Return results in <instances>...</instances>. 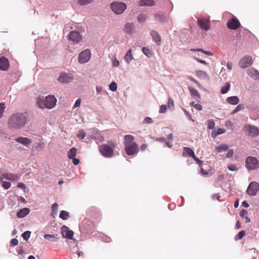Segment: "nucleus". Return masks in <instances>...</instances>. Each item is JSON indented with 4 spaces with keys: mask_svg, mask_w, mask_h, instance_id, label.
<instances>
[{
    "mask_svg": "<svg viewBox=\"0 0 259 259\" xmlns=\"http://www.w3.org/2000/svg\"><path fill=\"white\" fill-rule=\"evenodd\" d=\"M27 122L25 114L17 112L11 115L8 120V126L10 129L18 130L23 128Z\"/></svg>",
    "mask_w": 259,
    "mask_h": 259,
    "instance_id": "1",
    "label": "nucleus"
},
{
    "mask_svg": "<svg viewBox=\"0 0 259 259\" xmlns=\"http://www.w3.org/2000/svg\"><path fill=\"white\" fill-rule=\"evenodd\" d=\"M57 99L53 95H49L45 98L39 96L37 99V105L41 109H52L56 105Z\"/></svg>",
    "mask_w": 259,
    "mask_h": 259,
    "instance_id": "2",
    "label": "nucleus"
},
{
    "mask_svg": "<svg viewBox=\"0 0 259 259\" xmlns=\"http://www.w3.org/2000/svg\"><path fill=\"white\" fill-rule=\"evenodd\" d=\"M114 144H112L111 146L107 144H102L99 146V150L101 154L105 157L110 158L114 155L113 147Z\"/></svg>",
    "mask_w": 259,
    "mask_h": 259,
    "instance_id": "3",
    "label": "nucleus"
},
{
    "mask_svg": "<svg viewBox=\"0 0 259 259\" xmlns=\"http://www.w3.org/2000/svg\"><path fill=\"white\" fill-rule=\"evenodd\" d=\"M246 166L248 170L257 169L259 166L257 159L253 156H248L245 160Z\"/></svg>",
    "mask_w": 259,
    "mask_h": 259,
    "instance_id": "4",
    "label": "nucleus"
},
{
    "mask_svg": "<svg viewBox=\"0 0 259 259\" xmlns=\"http://www.w3.org/2000/svg\"><path fill=\"white\" fill-rule=\"evenodd\" d=\"M126 8V5L123 3L114 2L111 4L112 10L116 14L122 13Z\"/></svg>",
    "mask_w": 259,
    "mask_h": 259,
    "instance_id": "5",
    "label": "nucleus"
},
{
    "mask_svg": "<svg viewBox=\"0 0 259 259\" xmlns=\"http://www.w3.org/2000/svg\"><path fill=\"white\" fill-rule=\"evenodd\" d=\"M91 53L89 49H85L80 53L78 56V61L80 64L88 62L91 59Z\"/></svg>",
    "mask_w": 259,
    "mask_h": 259,
    "instance_id": "6",
    "label": "nucleus"
},
{
    "mask_svg": "<svg viewBox=\"0 0 259 259\" xmlns=\"http://www.w3.org/2000/svg\"><path fill=\"white\" fill-rule=\"evenodd\" d=\"M259 190V184L256 182H251L248 186L246 193L249 196H255Z\"/></svg>",
    "mask_w": 259,
    "mask_h": 259,
    "instance_id": "7",
    "label": "nucleus"
},
{
    "mask_svg": "<svg viewBox=\"0 0 259 259\" xmlns=\"http://www.w3.org/2000/svg\"><path fill=\"white\" fill-rule=\"evenodd\" d=\"M125 150L128 155H135L139 151L138 146L136 143H132L131 145L125 146Z\"/></svg>",
    "mask_w": 259,
    "mask_h": 259,
    "instance_id": "8",
    "label": "nucleus"
},
{
    "mask_svg": "<svg viewBox=\"0 0 259 259\" xmlns=\"http://www.w3.org/2000/svg\"><path fill=\"white\" fill-rule=\"evenodd\" d=\"M68 39L77 44L82 40V36L78 31H71L68 35Z\"/></svg>",
    "mask_w": 259,
    "mask_h": 259,
    "instance_id": "9",
    "label": "nucleus"
},
{
    "mask_svg": "<svg viewBox=\"0 0 259 259\" xmlns=\"http://www.w3.org/2000/svg\"><path fill=\"white\" fill-rule=\"evenodd\" d=\"M198 25L202 30L206 31L210 27V22L207 19L204 18H197Z\"/></svg>",
    "mask_w": 259,
    "mask_h": 259,
    "instance_id": "10",
    "label": "nucleus"
},
{
    "mask_svg": "<svg viewBox=\"0 0 259 259\" xmlns=\"http://www.w3.org/2000/svg\"><path fill=\"white\" fill-rule=\"evenodd\" d=\"M244 130L248 132L249 135L252 137H257L259 134L258 128L253 125L247 124L244 127Z\"/></svg>",
    "mask_w": 259,
    "mask_h": 259,
    "instance_id": "11",
    "label": "nucleus"
},
{
    "mask_svg": "<svg viewBox=\"0 0 259 259\" xmlns=\"http://www.w3.org/2000/svg\"><path fill=\"white\" fill-rule=\"evenodd\" d=\"M73 79V76L71 74L62 73L58 77V81L61 83H68Z\"/></svg>",
    "mask_w": 259,
    "mask_h": 259,
    "instance_id": "12",
    "label": "nucleus"
},
{
    "mask_svg": "<svg viewBox=\"0 0 259 259\" xmlns=\"http://www.w3.org/2000/svg\"><path fill=\"white\" fill-rule=\"evenodd\" d=\"M252 58L250 56H245L241 59L239 62V66L242 68H245L252 64Z\"/></svg>",
    "mask_w": 259,
    "mask_h": 259,
    "instance_id": "13",
    "label": "nucleus"
},
{
    "mask_svg": "<svg viewBox=\"0 0 259 259\" xmlns=\"http://www.w3.org/2000/svg\"><path fill=\"white\" fill-rule=\"evenodd\" d=\"M93 135H92V138L94 139L97 143H101L103 141L104 138L101 135L100 132L97 128H92V130Z\"/></svg>",
    "mask_w": 259,
    "mask_h": 259,
    "instance_id": "14",
    "label": "nucleus"
},
{
    "mask_svg": "<svg viewBox=\"0 0 259 259\" xmlns=\"http://www.w3.org/2000/svg\"><path fill=\"white\" fill-rule=\"evenodd\" d=\"M240 25L238 20L235 17H233L231 20L227 22V26L231 29H237Z\"/></svg>",
    "mask_w": 259,
    "mask_h": 259,
    "instance_id": "15",
    "label": "nucleus"
},
{
    "mask_svg": "<svg viewBox=\"0 0 259 259\" xmlns=\"http://www.w3.org/2000/svg\"><path fill=\"white\" fill-rule=\"evenodd\" d=\"M9 68V63L8 60L5 57L0 58V69L4 71H7Z\"/></svg>",
    "mask_w": 259,
    "mask_h": 259,
    "instance_id": "16",
    "label": "nucleus"
},
{
    "mask_svg": "<svg viewBox=\"0 0 259 259\" xmlns=\"http://www.w3.org/2000/svg\"><path fill=\"white\" fill-rule=\"evenodd\" d=\"M150 34L153 41H154L157 46H160L161 45V37L159 33L155 30H152L150 32Z\"/></svg>",
    "mask_w": 259,
    "mask_h": 259,
    "instance_id": "17",
    "label": "nucleus"
},
{
    "mask_svg": "<svg viewBox=\"0 0 259 259\" xmlns=\"http://www.w3.org/2000/svg\"><path fill=\"white\" fill-rule=\"evenodd\" d=\"M124 31L125 33L131 34L135 32L134 24L127 23L124 26Z\"/></svg>",
    "mask_w": 259,
    "mask_h": 259,
    "instance_id": "18",
    "label": "nucleus"
},
{
    "mask_svg": "<svg viewBox=\"0 0 259 259\" xmlns=\"http://www.w3.org/2000/svg\"><path fill=\"white\" fill-rule=\"evenodd\" d=\"M65 233V236L66 238L69 239H72L74 235V232L72 230H69L68 228L66 226L62 227V233L64 235V233Z\"/></svg>",
    "mask_w": 259,
    "mask_h": 259,
    "instance_id": "19",
    "label": "nucleus"
},
{
    "mask_svg": "<svg viewBox=\"0 0 259 259\" xmlns=\"http://www.w3.org/2000/svg\"><path fill=\"white\" fill-rule=\"evenodd\" d=\"M247 74L253 79L256 80L259 79V73L254 68H251L248 69Z\"/></svg>",
    "mask_w": 259,
    "mask_h": 259,
    "instance_id": "20",
    "label": "nucleus"
},
{
    "mask_svg": "<svg viewBox=\"0 0 259 259\" xmlns=\"http://www.w3.org/2000/svg\"><path fill=\"white\" fill-rule=\"evenodd\" d=\"M15 141L19 142L26 146H28L31 143V141L30 139L25 137H18L15 139Z\"/></svg>",
    "mask_w": 259,
    "mask_h": 259,
    "instance_id": "21",
    "label": "nucleus"
},
{
    "mask_svg": "<svg viewBox=\"0 0 259 259\" xmlns=\"http://www.w3.org/2000/svg\"><path fill=\"white\" fill-rule=\"evenodd\" d=\"M30 209L28 208H24L21 209L17 213V217L18 218H22L26 216L30 212Z\"/></svg>",
    "mask_w": 259,
    "mask_h": 259,
    "instance_id": "22",
    "label": "nucleus"
},
{
    "mask_svg": "<svg viewBox=\"0 0 259 259\" xmlns=\"http://www.w3.org/2000/svg\"><path fill=\"white\" fill-rule=\"evenodd\" d=\"M183 156L184 157L188 156L193 158L195 156L194 152L191 148L185 147L183 148Z\"/></svg>",
    "mask_w": 259,
    "mask_h": 259,
    "instance_id": "23",
    "label": "nucleus"
},
{
    "mask_svg": "<svg viewBox=\"0 0 259 259\" xmlns=\"http://www.w3.org/2000/svg\"><path fill=\"white\" fill-rule=\"evenodd\" d=\"M134 137L133 136L131 135H126L124 136V146H127L132 144V143H135V142L134 141Z\"/></svg>",
    "mask_w": 259,
    "mask_h": 259,
    "instance_id": "24",
    "label": "nucleus"
},
{
    "mask_svg": "<svg viewBox=\"0 0 259 259\" xmlns=\"http://www.w3.org/2000/svg\"><path fill=\"white\" fill-rule=\"evenodd\" d=\"M3 177L6 180L11 181H16L18 180V176L16 174L6 173L3 174Z\"/></svg>",
    "mask_w": 259,
    "mask_h": 259,
    "instance_id": "25",
    "label": "nucleus"
},
{
    "mask_svg": "<svg viewBox=\"0 0 259 259\" xmlns=\"http://www.w3.org/2000/svg\"><path fill=\"white\" fill-rule=\"evenodd\" d=\"M188 90L190 91L192 96L195 99L198 100L200 99V95L198 92L194 88L189 87Z\"/></svg>",
    "mask_w": 259,
    "mask_h": 259,
    "instance_id": "26",
    "label": "nucleus"
},
{
    "mask_svg": "<svg viewBox=\"0 0 259 259\" xmlns=\"http://www.w3.org/2000/svg\"><path fill=\"white\" fill-rule=\"evenodd\" d=\"M226 101L231 105H237L239 102V99L237 96H231L228 97L226 99Z\"/></svg>",
    "mask_w": 259,
    "mask_h": 259,
    "instance_id": "27",
    "label": "nucleus"
},
{
    "mask_svg": "<svg viewBox=\"0 0 259 259\" xmlns=\"http://www.w3.org/2000/svg\"><path fill=\"white\" fill-rule=\"evenodd\" d=\"M132 50L130 49L126 53L124 57V61L128 64H129L133 59L134 57L132 55Z\"/></svg>",
    "mask_w": 259,
    "mask_h": 259,
    "instance_id": "28",
    "label": "nucleus"
},
{
    "mask_svg": "<svg viewBox=\"0 0 259 259\" xmlns=\"http://www.w3.org/2000/svg\"><path fill=\"white\" fill-rule=\"evenodd\" d=\"M139 5L140 6H152L155 5V2L153 0H141Z\"/></svg>",
    "mask_w": 259,
    "mask_h": 259,
    "instance_id": "29",
    "label": "nucleus"
},
{
    "mask_svg": "<svg viewBox=\"0 0 259 259\" xmlns=\"http://www.w3.org/2000/svg\"><path fill=\"white\" fill-rule=\"evenodd\" d=\"M77 149L75 147L71 148L68 152L67 156L70 159L75 157L76 154Z\"/></svg>",
    "mask_w": 259,
    "mask_h": 259,
    "instance_id": "30",
    "label": "nucleus"
},
{
    "mask_svg": "<svg viewBox=\"0 0 259 259\" xmlns=\"http://www.w3.org/2000/svg\"><path fill=\"white\" fill-rule=\"evenodd\" d=\"M44 238L51 242H56L58 239L57 237V235H50V234H45L44 235Z\"/></svg>",
    "mask_w": 259,
    "mask_h": 259,
    "instance_id": "31",
    "label": "nucleus"
},
{
    "mask_svg": "<svg viewBox=\"0 0 259 259\" xmlns=\"http://www.w3.org/2000/svg\"><path fill=\"white\" fill-rule=\"evenodd\" d=\"M154 17L155 19L159 21L164 22L166 20V17L163 13H157Z\"/></svg>",
    "mask_w": 259,
    "mask_h": 259,
    "instance_id": "32",
    "label": "nucleus"
},
{
    "mask_svg": "<svg viewBox=\"0 0 259 259\" xmlns=\"http://www.w3.org/2000/svg\"><path fill=\"white\" fill-rule=\"evenodd\" d=\"M58 204L56 203H54L52 206L51 215L53 218H55L57 215Z\"/></svg>",
    "mask_w": 259,
    "mask_h": 259,
    "instance_id": "33",
    "label": "nucleus"
},
{
    "mask_svg": "<svg viewBox=\"0 0 259 259\" xmlns=\"http://www.w3.org/2000/svg\"><path fill=\"white\" fill-rule=\"evenodd\" d=\"M59 217L63 220H66L69 218V213L65 210H62L60 213Z\"/></svg>",
    "mask_w": 259,
    "mask_h": 259,
    "instance_id": "34",
    "label": "nucleus"
},
{
    "mask_svg": "<svg viewBox=\"0 0 259 259\" xmlns=\"http://www.w3.org/2000/svg\"><path fill=\"white\" fill-rule=\"evenodd\" d=\"M228 146L224 144L216 147L215 150L218 152L221 153L223 151H227L228 149Z\"/></svg>",
    "mask_w": 259,
    "mask_h": 259,
    "instance_id": "35",
    "label": "nucleus"
},
{
    "mask_svg": "<svg viewBox=\"0 0 259 259\" xmlns=\"http://www.w3.org/2000/svg\"><path fill=\"white\" fill-rule=\"evenodd\" d=\"M142 52L148 58L151 57L152 55V51L149 48L147 47H143L142 48Z\"/></svg>",
    "mask_w": 259,
    "mask_h": 259,
    "instance_id": "36",
    "label": "nucleus"
},
{
    "mask_svg": "<svg viewBox=\"0 0 259 259\" xmlns=\"http://www.w3.org/2000/svg\"><path fill=\"white\" fill-rule=\"evenodd\" d=\"M137 19H138V21L139 23H142L145 21V20L146 19V15L145 14H140L138 16Z\"/></svg>",
    "mask_w": 259,
    "mask_h": 259,
    "instance_id": "37",
    "label": "nucleus"
},
{
    "mask_svg": "<svg viewBox=\"0 0 259 259\" xmlns=\"http://www.w3.org/2000/svg\"><path fill=\"white\" fill-rule=\"evenodd\" d=\"M31 232L29 231H26L22 234V237L23 239L25 241H27L30 238Z\"/></svg>",
    "mask_w": 259,
    "mask_h": 259,
    "instance_id": "38",
    "label": "nucleus"
},
{
    "mask_svg": "<svg viewBox=\"0 0 259 259\" xmlns=\"http://www.w3.org/2000/svg\"><path fill=\"white\" fill-rule=\"evenodd\" d=\"M243 109H244L243 104H239L235 108V109L232 111V114H234L236 113V112L243 110Z\"/></svg>",
    "mask_w": 259,
    "mask_h": 259,
    "instance_id": "39",
    "label": "nucleus"
},
{
    "mask_svg": "<svg viewBox=\"0 0 259 259\" xmlns=\"http://www.w3.org/2000/svg\"><path fill=\"white\" fill-rule=\"evenodd\" d=\"M215 126V122L213 119H209L207 121V127L209 129L212 130Z\"/></svg>",
    "mask_w": 259,
    "mask_h": 259,
    "instance_id": "40",
    "label": "nucleus"
},
{
    "mask_svg": "<svg viewBox=\"0 0 259 259\" xmlns=\"http://www.w3.org/2000/svg\"><path fill=\"white\" fill-rule=\"evenodd\" d=\"M6 106L5 103H0V118L3 117V113L4 112Z\"/></svg>",
    "mask_w": 259,
    "mask_h": 259,
    "instance_id": "41",
    "label": "nucleus"
},
{
    "mask_svg": "<svg viewBox=\"0 0 259 259\" xmlns=\"http://www.w3.org/2000/svg\"><path fill=\"white\" fill-rule=\"evenodd\" d=\"M85 136V133L82 130H80L77 134V137L81 140L83 139Z\"/></svg>",
    "mask_w": 259,
    "mask_h": 259,
    "instance_id": "42",
    "label": "nucleus"
},
{
    "mask_svg": "<svg viewBox=\"0 0 259 259\" xmlns=\"http://www.w3.org/2000/svg\"><path fill=\"white\" fill-rule=\"evenodd\" d=\"M109 89L112 91H116L117 90V84L115 82H112L109 85Z\"/></svg>",
    "mask_w": 259,
    "mask_h": 259,
    "instance_id": "43",
    "label": "nucleus"
},
{
    "mask_svg": "<svg viewBox=\"0 0 259 259\" xmlns=\"http://www.w3.org/2000/svg\"><path fill=\"white\" fill-rule=\"evenodd\" d=\"M11 186V183L8 181H3L2 186L6 190L9 189Z\"/></svg>",
    "mask_w": 259,
    "mask_h": 259,
    "instance_id": "44",
    "label": "nucleus"
},
{
    "mask_svg": "<svg viewBox=\"0 0 259 259\" xmlns=\"http://www.w3.org/2000/svg\"><path fill=\"white\" fill-rule=\"evenodd\" d=\"M245 234V231L243 230H242L239 232L238 234L235 237V238L237 240L241 239L244 237Z\"/></svg>",
    "mask_w": 259,
    "mask_h": 259,
    "instance_id": "45",
    "label": "nucleus"
},
{
    "mask_svg": "<svg viewBox=\"0 0 259 259\" xmlns=\"http://www.w3.org/2000/svg\"><path fill=\"white\" fill-rule=\"evenodd\" d=\"M228 168L230 171H236L238 170L237 167L233 164H231L228 165Z\"/></svg>",
    "mask_w": 259,
    "mask_h": 259,
    "instance_id": "46",
    "label": "nucleus"
},
{
    "mask_svg": "<svg viewBox=\"0 0 259 259\" xmlns=\"http://www.w3.org/2000/svg\"><path fill=\"white\" fill-rule=\"evenodd\" d=\"M183 111H184L185 115L187 116V117L191 121H194V120L192 118L191 115L190 113L185 109L183 108Z\"/></svg>",
    "mask_w": 259,
    "mask_h": 259,
    "instance_id": "47",
    "label": "nucleus"
},
{
    "mask_svg": "<svg viewBox=\"0 0 259 259\" xmlns=\"http://www.w3.org/2000/svg\"><path fill=\"white\" fill-rule=\"evenodd\" d=\"M93 0H78L79 3L81 5H85L91 3Z\"/></svg>",
    "mask_w": 259,
    "mask_h": 259,
    "instance_id": "48",
    "label": "nucleus"
},
{
    "mask_svg": "<svg viewBox=\"0 0 259 259\" xmlns=\"http://www.w3.org/2000/svg\"><path fill=\"white\" fill-rule=\"evenodd\" d=\"M167 109V107L165 105H162L160 106L159 112L160 113H164Z\"/></svg>",
    "mask_w": 259,
    "mask_h": 259,
    "instance_id": "49",
    "label": "nucleus"
},
{
    "mask_svg": "<svg viewBox=\"0 0 259 259\" xmlns=\"http://www.w3.org/2000/svg\"><path fill=\"white\" fill-rule=\"evenodd\" d=\"M229 88H230L229 84H228V85H226V86L224 87L221 89V93L223 94H225L227 93L228 92Z\"/></svg>",
    "mask_w": 259,
    "mask_h": 259,
    "instance_id": "50",
    "label": "nucleus"
},
{
    "mask_svg": "<svg viewBox=\"0 0 259 259\" xmlns=\"http://www.w3.org/2000/svg\"><path fill=\"white\" fill-rule=\"evenodd\" d=\"M167 106L168 108H174V101L171 98L168 99Z\"/></svg>",
    "mask_w": 259,
    "mask_h": 259,
    "instance_id": "51",
    "label": "nucleus"
},
{
    "mask_svg": "<svg viewBox=\"0 0 259 259\" xmlns=\"http://www.w3.org/2000/svg\"><path fill=\"white\" fill-rule=\"evenodd\" d=\"M225 126L228 127V128H231L233 126L232 122L230 120H227L225 122Z\"/></svg>",
    "mask_w": 259,
    "mask_h": 259,
    "instance_id": "52",
    "label": "nucleus"
},
{
    "mask_svg": "<svg viewBox=\"0 0 259 259\" xmlns=\"http://www.w3.org/2000/svg\"><path fill=\"white\" fill-rule=\"evenodd\" d=\"M153 122V120L151 117H146L143 121V123H151Z\"/></svg>",
    "mask_w": 259,
    "mask_h": 259,
    "instance_id": "53",
    "label": "nucleus"
},
{
    "mask_svg": "<svg viewBox=\"0 0 259 259\" xmlns=\"http://www.w3.org/2000/svg\"><path fill=\"white\" fill-rule=\"evenodd\" d=\"M247 214H248V211L244 209H241L240 211V215L241 217H246V215H247Z\"/></svg>",
    "mask_w": 259,
    "mask_h": 259,
    "instance_id": "54",
    "label": "nucleus"
},
{
    "mask_svg": "<svg viewBox=\"0 0 259 259\" xmlns=\"http://www.w3.org/2000/svg\"><path fill=\"white\" fill-rule=\"evenodd\" d=\"M233 153H234V151H233V149L228 150V152L226 154L227 157H228V158L231 157L233 156Z\"/></svg>",
    "mask_w": 259,
    "mask_h": 259,
    "instance_id": "55",
    "label": "nucleus"
},
{
    "mask_svg": "<svg viewBox=\"0 0 259 259\" xmlns=\"http://www.w3.org/2000/svg\"><path fill=\"white\" fill-rule=\"evenodd\" d=\"M119 65V61L115 58L112 61V65L114 67H118Z\"/></svg>",
    "mask_w": 259,
    "mask_h": 259,
    "instance_id": "56",
    "label": "nucleus"
},
{
    "mask_svg": "<svg viewBox=\"0 0 259 259\" xmlns=\"http://www.w3.org/2000/svg\"><path fill=\"white\" fill-rule=\"evenodd\" d=\"M11 243L12 246H16L18 244V240L17 239L14 238L11 240Z\"/></svg>",
    "mask_w": 259,
    "mask_h": 259,
    "instance_id": "57",
    "label": "nucleus"
},
{
    "mask_svg": "<svg viewBox=\"0 0 259 259\" xmlns=\"http://www.w3.org/2000/svg\"><path fill=\"white\" fill-rule=\"evenodd\" d=\"M81 100L80 99H78L76 100L75 103L74 105V108L79 107L80 105Z\"/></svg>",
    "mask_w": 259,
    "mask_h": 259,
    "instance_id": "58",
    "label": "nucleus"
},
{
    "mask_svg": "<svg viewBox=\"0 0 259 259\" xmlns=\"http://www.w3.org/2000/svg\"><path fill=\"white\" fill-rule=\"evenodd\" d=\"M218 135H220L221 134H223L225 133V130L222 128H218L217 130H216Z\"/></svg>",
    "mask_w": 259,
    "mask_h": 259,
    "instance_id": "59",
    "label": "nucleus"
},
{
    "mask_svg": "<svg viewBox=\"0 0 259 259\" xmlns=\"http://www.w3.org/2000/svg\"><path fill=\"white\" fill-rule=\"evenodd\" d=\"M70 159L72 160V162L75 165H77L79 162V159L76 158L75 157L73 158H71Z\"/></svg>",
    "mask_w": 259,
    "mask_h": 259,
    "instance_id": "60",
    "label": "nucleus"
},
{
    "mask_svg": "<svg viewBox=\"0 0 259 259\" xmlns=\"http://www.w3.org/2000/svg\"><path fill=\"white\" fill-rule=\"evenodd\" d=\"M193 159L196 161V162L198 164L199 166H201L203 162L199 160L197 157L194 156Z\"/></svg>",
    "mask_w": 259,
    "mask_h": 259,
    "instance_id": "61",
    "label": "nucleus"
},
{
    "mask_svg": "<svg viewBox=\"0 0 259 259\" xmlns=\"http://www.w3.org/2000/svg\"><path fill=\"white\" fill-rule=\"evenodd\" d=\"M194 107L199 111H201L202 110V106L199 104H196L195 105H194Z\"/></svg>",
    "mask_w": 259,
    "mask_h": 259,
    "instance_id": "62",
    "label": "nucleus"
},
{
    "mask_svg": "<svg viewBox=\"0 0 259 259\" xmlns=\"http://www.w3.org/2000/svg\"><path fill=\"white\" fill-rule=\"evenodd\" d=\"M211 137L213 138H215V137H217L218 135L216 130H213L212 131L211 133Z\"/></svg>",
    "mask_w": 259,
    "mask_h": 259,
    "instance_id": "63",
    "label": "nucleus"
},
{
    "mask_svg": "<svg viewBox=\"0 0 259 259\" xmlns=\"http://www.w3.org/2000/svg\"><path fill=\"white\" fill-rule=\"evenodd\" d=\"M187 78L190 79V80L192 81L193 82H194V83H196V84H198V82L197 81V80H196L195 78H194L192 76H187Z\"/></svg>",
    "mask_w": 259,
    "mask_h": 259,
    "instance_id": "64",
    "label": "nucleus"
}]
</instances>
